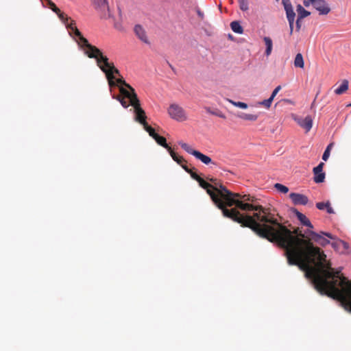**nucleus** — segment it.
Listing matches in <instances>:
<instances>
[{"label":"nucleus","mask_w":351,"mask_h":351,"mask_svg":"<svg viewBox=\"0 0 351 351\" xmlns=\"http://www.w3.org/2000/svg\"><path fill=\"white\" fill-rule=\"evenodd\" d=\"M314 103H315V101L312 103L311 107H313V106L314 105Z\"/></svg>","instance_id":"52"},{"label":"nucleus","mask_w":351,"mask_h":351,"mask_svg":"<svg viewBox=\"0 0 351 351\" xmlns=\"http://www.w3.org/2000/svg\"><path fill=\"white\" fill-rule=\"evenodd\" d=\"M275 189L280 193H287L289 192V188L282 184L276 183L274 185Z\"/></svg>","instance_id":"33"},{"label":"nucleus","mask_w":351,"mask_h":351,"mask_svg":"<svg viewBox=\"0 0 351 351\" xmlns=\"http://www.w3.org/2000/svg\"><path fill=\"white\" fill-rule=\"evenodd\" d=\"M168 114L173 119L178 121H184L187 119L185 110L178 104H171L168 108Z\"/></svg>","instance_id":"7"},{"label":"nucleus","mask_w":351,"mask_h":351,"mask_svg":"<svg viewBox=\"0 0 351 351\" xmlns=\"http://www.w3.org/2000/svg\"><path fill=\"white\" fill-rule=\"evenodd\" d=\"M301 20L302 19H299V17H298V19L296 20V30L298 32L300 31V29L301 28Z\"/></svg>","instance_id":"45"},{"label":"nucleus","mask_w":351,"mask_h":351,"mask_svg":"<svg viewBox=\"0 0 351 351\" xmlns=\"http://www.w3.org/2000/svg\"><path fill=\"white\" fill-rule=\"evenodd\" d=\"M148 133H149V136H152L153 138H154L158 135V134L156 133L154 128H152V130L150 132H149Z\"/></svg>","instance_id":"48"},{"label":"nucleus","mask_w":351,"mask_h":351,"mask_svg":"<svg viewBox=\"0 0 351 351\" xmlns=\"http://www.w3.org/2000/svg\"><path fill=\"white\" fill-rule=\"evenodd\" d=\"M230 27L237 34H242L243 32V29L239 21H234L231 22Z\"/></svg>","instance_id":"28"},{"label":"nucleus","mask_w":351,"mask_h":351,"mask_svg":"<svg viewBox=\"0 0 351 351\" xmlns=\"http://www.w3.org/2000/svg\"><path fill=\"white\" fill-rule=\"evenodd\" d=\"M294 120L301 128L305 130L306 132H309L312 128L313 119L309 115L306 116L305 118L295 117Z\"/></svg>","instance_id":"14"},{"label":"nucleus","mask_w":351,"mask_h":351,"mask_svg":"<svg viewBox=\"0 0 351 351\" xmlns=\"http://www.w3.org/2000/svg\"><path fill=\"white\" fill-rule=\"evenodd\" d=\"M295 215L297 216L298 219L301 222V223L305 226H307L310 228H313V226L311 223L310 220L302 213L299 211H295Z\"/></svg>","instance_id":"19"},{"label":"nucleus","mask_w":351,"mask_h":351,"mask_svg":"<svg viewBox=\"0 0 351 351\" xmlns=\"http://www.w3.org/2000/svg\"><path fill=\"white\" fill-rule=\"evenodd\" d=\"M263 40L266 45L265 55L267 56H269L271 54V51H272V46H273L272 40L269 37L265 36V37H264Z\"/></svg>","instance_id":"25"},{"label":"nucleus","mask_w":351,"mask_h":351,"mask_svg":"<svg viewBox=\"0 0 351 351\" xmlns=\"http://www.w3.org/2000/svg\"><path fill=\"white\" fill-rule=\"evenodd\" d=\"M243 202H254V197H252V196H250V195H242V199H241Z\"/></svg>","instance_id":"41"},{"label":"nucleus","mask_w":351,"mask_h":351,"mask_svg":"<svg viewBox=\"0 0 351 351\" xmlns=\"http://www.w3.org/2000/svg\"><path fill=\"white\" fill-rule=\"evenodd\" d=\"M118 71H119V73H117V75H120L119 71L118 70ZM105 74H106V75H107V74L106 73H105ZM114 74H116V73L115 72L112 73V77H113V78L112 79V82H110L108 76H106V77L108 80L110 86H115L116 83H117L120 85L124 86L128 89H126L123 87H120L119 90H120L121 94L122 95L126 97L127 99H128L132 98V95H133V93H136L135 90L129 84L126 83V82L123 78L117 79L116 82H115L114 81Z\"/></svg>","instance_id":"4"},{"label":"nucleus","mask_w":351,"mask_h":351,"mask_svg":"<svg viewBox=\"0 0 351 351\" xmlns=\"http://www.w3.org/2000/svg\"><path fill=\"white\" fill-rule=\"evenodd\" d=\"M289 197L295 205H306L308 202L306 195L300 193H291L289 194Z\"/></svg>","instance_id":"16"},{"label":"nucleus","mask_w":351,"mask_h":351,"mask_svg":"<svg viewBox=\"0 0 351 351\" xmlns=\"http://www.w3.org/2000/svg\"><path fill=\"white\" fill-rule=\"evenodd\" d=\"M281 90V86H278L275 88V89L273 90L270 97H271L273 99L276 97V95L278 94V93Z\"/></svg>","instance_id":"43"},{"label":"nucleus","mask_w":351,"mask_h":351,"mask_svg":"<svg viewBox=\"0 0 351 351\" xmlns=\"http://www.w3.org/2000/svg\"><path fill=\"white\" fill-rule=\"evenodd\" d=\"M348 106H351V103L348 105Z\"/></svg>","instance_id":"53"},{"label":"nucleus","mask_w":351,"mask_h":351,"mask_svg":"<svg viewBox=\"0 0 351 351\" xmlns=\"http://www.w3.org/2000/svg\"><path fill=\"white\" fill-rule=\"evenodd\" d=\"M324 162H320L317 167L313 169L314 173V182L316 183H321L324 181L325 173L323 172Z\"/></svg>","instance_id":"15"},{"label":"nucleus","mask_w":351,"mask_h":351,"mask_svg":"<svg viewBox=\"0 0 351 351\" xmlns=\"http://www.w3.org/2000/svg\"><path fill=\"white\" fill-rule=\"evenodd\" d=\"M285 231L278 230L267 227L268 230L262 232V235L271 243H276L283 248L287 258L288 264L297 265L305 271V276L312 280L315 288L321 293L335 299L340 296L344 287L351 280L341 274L340 271H335L330 263L326 260V255L319 247L315 246L311 239L306 237L299 228L291 231L281 223Z\"/></svg>","instance_id":"1"},{"label":"nucleus","mask_w":351,"mask_h":351,"mask_svg":"<svg viewBox=\"0 0 351 351\" xmlns=\"http://www.w3.org/2000/svg\"><path fill=\"white\" fill-rule=\"evenodd\" d=\"M223 191L224 195L223 197V208H220L223 213V210L228 209L226 206L231 207L233 205H237V202H241V200L239 199V198L242 199V195L238 193H232L227 189V188H222Z\"/></svg>","instance_id":"6"},{"label":"nucleus","mask_w":351,"mask_h":351,"mask_svg":"<svg viewBox=\"0 0 351 351\" xmlns=\"http://www.w3.org/2000/svg\"><path fill=\"white\" fill-rule=\"evenodd\" d=\"M94 5L95 9L101 12L104 16H106L109 11L107 0H95Z\"/></svg>","instance_id":"17"},{"label":"nucleus","mask_w":351,"mask_h":351,"mask_svg":"<svg viewBox=\"0 0 351 351\" xmlns=\"http://www.w3.org/2000/svg\"><path fill=\"white\" fill-rule=\"evenodd\" d=\"M273 99L271 97H269V99H265V100H263L261 102H259V104L265 107L266 108H269L271 105V103L273 101Z\"/></svg>","instance_id":"38"},{"label":"nucleus","mask_w":351,"mask_h":351,"mask_svg":"<svg viewBox=\"0 0 351 351\" xmlns=\"http://www.w3.org/2000/svg\"><path fill=\"white\" fill-rule=\"evenodd\" d=\"M208 112L209 113L213 114V115L217 116V117H221L222 119H226V115L223 112H221V111H219V110L218 111H211L210 110H208Z\"/></svg>","instance_id":"40"},{"label":"nucleus","mask_w":351,"mask_h":351,"mask_svg":"<svg viewBox=\"0 0 351 351\" xmlns=\"http://www.w3.org/2000/svg\"><path fill=\"white\" fill-rule=\"evenodd\" d=\"M156 143L160 145V146L165 147L167 150H169L171 147L168 145L167 143L166 138L163 136H160L158 134L154 138Z\"/></svg>","instance_id":"27"},{"label":"nucleus","mask_w":351,"mask_h":351,"mask_svg":"<svg viewBox=\"0 0 351 351\" xmlns=\"http://www.w3.org/2000/svg\"><path fill=\"white\" fill-rule=\"evenodd\" d=\"M282 3L284 6L285 10L286 12V16L289 21L290 28L289 34L290 35H291L293 31V23L295 17V14L293 11L290 0H282Z\"/></svg>","instance_id":"9"},{"label":"nucleus","mask_w":351,"mask_h":351,"mask_svg":"<svg viewBox=\"0 0 351 351\" xmlns=\"http://www.w3.org/2000/svg\"><path fill=\"white\" fill-rule=\"evenodd\" d=\"M228 101L230 104H232L233 106H234L236 107H238V108H242V109H246L247 108V104L244 103V102L234 101H232L231 99H228Z\"/></svg>","instance_id":"34"},{"label":"nucleus","mask_w":351,"mask_h":351,"mask_svg":"<svg viewBox=\"0 0 351 351\" xmlns=\"http://www.w3.org/2000/svg\"><path fill=\"white\" fill-rule=\"evenodd\" d=\"M331 245L335 250H340L341 248H343V250H347L348 248V243L339 239L333 241Z\"/></svg>","instance_id":"21"},{"label":"nucleus","mask_w":351,"mask_h":351,"mask_svg":"<svg viewBox=\"0 0 351 351\" xmlns=\"http://www.w3.org/2000/svg\"><path fill=\"white\" fill-rule=\"evenodd\" d=\"M294 66L297 68H301V69H303L304 66L303 56L300 53L295 56V58L294 60Z\"/></svg>","instance_id":"29"},{"label":"nucleus","mask_w":351,"mask_h":351,"mask_svg":"<svg viewBox=\"0 0 351 351\" xmlns=\"http://www.w3.org/2000/svg\"><path fill=\"white\" fill-rule=\"evenodd\" d=\"M143 126V128L145 130H146L147 132H150L152 129V128L148 125L147 122H145L143 124H142Z\"/></svg>","instance_id":"44"},{"label":"nucleus","mask_w":351,"mask_h":351,"mask_svg":"<svg viewBox=\"0 0 351 351\" xmlns=\"http://www.w3.org/2000/svg\"><path fill=\"white\" fill-rule=\"evenodd\" d=\"M168 152H169L173 160L176 161L178 164L182 165V163L183 162L186 163L185 159L182 156H178L176 153L173 152V150L171 148L169 150H168Z\"/></svg>","instance_id":"26"},{"label":"nucleus","mask_w":351,"mask_h":351,"mask_svg":"<svg viewBox=\"0 0 351 351\" xmlns=\"http://www.w3.org/2000/svg\"><path fill=\"white\" fill-rule=\"evenodd\" d=\"M303 3H304V5L306 7H308V6L309 5V4H310V3H311V2L309 1V0H308V1H306V0H305V1H304V2H303Z\"/></svg>","instance_id":"50"},{"label":"nucleus","mask_w":351,"mask_h":351,"mask_svg":"<svg viewBox=\"0 0 351 351\" xmlns=\"http://www.w3.org/2000/svg\"><path fill=\"white\" fill-rule=\"evenodd\" d=\"M332 145H333V143H330L327 146V147H326V150L324 151L323 156H322L323 160L326 161L328 160V158H329L330 152V149H331Z\"/></svg>","instance_id":"35"},{"label":"nucleus","mask_w":351,"mask_h":351,"mask_svg":"<svg viewBox=\"0 0 351 351\" xmlns=\"http://www.w3.org/2000/svg\"><path fill=\"white\" fill-rule=\"evenodd\" d=\"M297 12L298 14L299 19H302L310 15V12L306 10L301 5H298Z\"/></svg>","instance_id":"30"},{"label":"nucleus","mask_w":351,"mask_h":351,"mask_svg":"<svg viewBox=\"0 0 351 351\" xmlns=\"http://www.w3.org/2000/svg\"><path fill=\"white\" fill-rule=\"evenodd\" d=\"M316 207L319 210L326 209V211H327L328 213H330V214L334 213V210L331 207L330 204L329 202H327L326 203L325 202H317L316 204Z\"/></svg>","instance_id":"23"},{"label":"nucleus","mask_w":351,"mask_h":351,"mask_svg":"<svg viewBox=\"0 0 351 351\" xmlns=\"http://www.w3.org/2000/svg\"><path fill=\"white\" fill-rule=\"evenodd\" d=\"M199 186L206 189L207 193L210 195V198L213 201V202L216 204V206L219 208H223V204L221 202V200L217 197V195L214 193L213 191L211 190V187H213V184L206 182L203 178H200L199 181H197Z\"/></svg>","instance_id":"8"},{"label":"nucleus","mask_w":351,"mask_h":351,"mask_svg":"<svg viewBox=\"0 0 351 351\" xmlns=\"http://www.w3.org/2000/svg\"><path fill=\"white\" fill-rule=\"evenodd\" d=\"M309 1L321 15H326L330 12V8L325 0H310Z\"/></svg>","instance_id":"10"},{"label":"nucleus","mask_w":351,"mask_h":351,"mask_svg":"<svg viewBox=\"0 0 351 351\" xmlns=\"http://www.w3.org/2000/svg\"><path fill=\"white\" fill-rule=\"evenodd\" d=\"M321 234L322 235H324L326 237H327L329 239H335V238L333 237L332 234H331L329 232H321Z\"/></svg>","instance_id":"47"},{"label":"nucleus","mask_w":351,"mask_h":351,"mask_svg":"<svg viewBox=\"0 0 351 351\" xmlns=\"http://www.w3.org/2000/svg\"><path fill=\"white\" fill-rule=\"evenodd\" d=\"M179 145L181 147L184 149L187 153L194 156V152H196L197 150L193 149L191 146H189L187 143L180 142Z\"/></svg>","instance_id":"31"},{"label":"nucleus","mask_w":351,"mask_h":351,"mask_svg":"<svg viewBox=\"0 0 351 351\" xmlns=\"http://www.w3.org/2000/svg\"><path fill=\"white\" fill-rule=\"evenodd\" d=\"M348 81L347 80H344L341 86L335 90V94L341 95L344 93L348 89Z\"/></svg>","instance_id":"24"},{"label":"nucleus","mask_w":351,"mask_h":351,"mask_svg":"<svg viewBox=\"0 0 351 351\" xmlns=\"http://www.w3.org/2000/svg\"><path fill=\"white\" fill-rule=\"evenodd\" d=\"M239 8L242 11H247L249 9L247 0H239Z\"/></svg>","instance_id":"36"},{"label":"nucleus","mask_w":351,"mask_h":351,"mask_svg":"<svg viewBox=\"0 0 351 351\" xmlns=\"http://www.w3.org/2000/svg\"><path fill=\"white\" fill-rule=\"evenodd\" d=\"M237 117L241 119L250 121H256L258 117L257 114H247L245 112H241L237 115Z\"/></svg>","instance_id":"22"},{"label":"nucleus","mask_w":351,"mask_h":351,"mask_svg":"<svg viewBox=\"0 0 351 351\" xmlns=\"http://www.w3.org/2000/svg\"><path fill=\"white\" fill-rule=\"evenodd\" d=\"M134 32L138 38L143 43L148 44L149 40L146 35V32L141 25H136L134 27Z\"/></svg>","instance_id":"18"},{"label":"nucleus","mask_w":351,"mask_h":351,"mask_svg":"<svg viewBox=\"0 0 351 351\" xmlns=\"http://www.w3.org/2000/svg\"><path fill=\"white\" fill-rule=\"evenodd\" d=\"M194 156L205 165L213 163L212 162V159L209 156L203 154L202 153H201L199 151L194 152Z\"/></svg>","instance_id":"20"},{"label":"nucleus","mask_w":351,"mask_h":351,"mask_svg":"<svg viewBox=\"0 0 351 351\" xmlns=\"http://www.w3.org/2000/svg\"><path fill=\"white\" fill-rule=\"evenodd\" d=\"M125 98H127L126 97L122 95L121 94V95H118L116 99L120 101L121 104L122 105V106L125 108H127L130 104V102L128 103L126 100H125Z\"/></svg>","instance_id":"32"},{"label":"nucleus","mask_w":351,"mask_h":351,"mask_svg":"<svg viewBox=\"0 0 351 351\" xmlns=\"http://www.w3.org/2000/svg\"><path fill=\"white\" fill-rule=\"evenodd\" d=\"M197 14H198V15H199V16H201L202 18V17H203V16H204V15H203V14H202L200 11H198Z\"/></svg>","instance_id":"51"},{"label":"nucleus","mask_w":351,"mask_h":351,"mask_svg":"<svg viewBox=\"0 0 351 351\" xmlns=\"http://www.w3.org/2000/svg\"><path fill=\"white\" fill-rule=\"evenodd\" d=\"M180 165L187 173H191V169L189 168V167L186 165V163L183 162Z\"/></svg>","instance_id":"46"},{"label":"nucleus","mask_w":351,"mask_h":351,"mask_svg":"<svg viewBox=\"0 0 351 351\" xmlns=\"http://www.w3.org/2000/svg\"><path fill=\"white\" fill-rule=\"evenodd\" d=\"M45 1H47V0H45Z\"/></svg>","instance_id":"54"},{"label":"nucleus","mask_w":351,"mask_h":351,"mask_svg":"<svg viewBox=\"0 0 351 351\" xmlns=\"http://www.w3.org/2000/svg\"><path fill=\"white\" fill-rule=\"evenodd\" d=\"M69 21H71L69 23L66 22L65 25L66 27L71 30L75 36L78 38L79 44L82 47L84 48V52L88 57L96 60L97 66L104 73L107 74L110 82H112V73L115 72L116 73H119L118 69L114 66L112 62H109L107 56H104L100 49L90 45L88 40L82 36L77 28L75 21L71 19Z\"/></svg>","instance_id":"3"},{"label":"nucleus","mask_w":351,"mask_h":351,"mask_svg":"<svg viewBox=\"0 0 351 351\" xmlns=\"http://www.w3.org/2000/svg\"><path fill=\"white\" fill-rule=\"evenodd\" d=\"M191 178L194 180H195L197 182L199 181L201 178V177L199 176H198L196 172L193 171V169H191V173H189Z\"/></svg>","instance_id":"42"},{"label":"nucleus","mask_w":351,"mask_h":351,"mask_svg":"<svg viewBox=\"0 0 351 351\" xmlns=\"http://www.w3.org/2000/svg\"><path fill=\"white\" fill-rule=\"evenodd\" d=\"M132 96V97L129 100H130V104L134 107V109L135 120L142 125L145 122H147V116L145 114V112L141 107L140 101L137 97L136 93H133Z\"/></svg>","instance_id":"5"},{"label":"nucleus","mask_w":351,"mask_h":351,"mask_svg":"<svg viewBox=\"0 0 351 351\" xmlns=\"http://www.w3.org/2000/svg\"><path fill=\"white\" fill-rule=\"evenodd\" d=\"M210 181L213 183V187H211V190L214 191V193L217 195V197L223 203V197L224 195V193H223V191L222 190V188H226V187L225 186H223L217 179L210 178Z\"/></svg>","instance_id":"13"},{"label":"nucleus","mask_w":351,"mask_h":351,"mask_svg":"<svg viewBox=\"0 0 351 351\" xmlns=\"http://www.w3.org/2000/svg\"><path fill=\"white\" fill-rule=\"evenodd\" d=\"M306 233L311 237V238H310L311 241H313L322 247H325L330 243V241L324 238L321 233L318 234L312 230H308Z\"/></svg>","instance_id":"11"},{"label":"nucleus","mask_w":351,"mask_h":351,"mask_svg":"<svg viewBox=\"0 0 351 351\" xmlns=\"http://www.w3.org/2000/svg\"><path fill=\"white\" fill-rule=\"evenodd\" d=\"M237 208L247 211V210H254V211H262L263 213H265V208H263L262 206H254L253 204H249L247 202H243V201L237 202V205H235Z\"/></svg>","instance_id":"12"},{"label":"nucleus","mask_w":351,"mask_h":351,"mask_svg":"<svg viewBox=\"0 0 351 351\" xmlns=\"http://www.w3.org/2000/svg\"><path fill=\"white\" fill-rule=\"evenodd\" d=\"M223 216L240 223L242 227L250 228L258 236L265 239L266 237L262 235V232H269L268 235L273 234V231L268 230L269 228L267 227L276 229L278 226V228H280L279 230L285 231V229L281 227V223L269 214L266 209L265 213L262 211H257L252 216L242 215L236 208L226 209L223 210Z\"/></svg>","instance_id":"2"},{"label":"nucleus","mask_w":351,"mask_h":351,"mask_svg":"<svg viewBox=\"0 0 351 351\" xmlns=\"http://www.w3.org/2000/svg\"><path fill=\"white\" fill-rule=\"evenodd\" d=\"M49 8L55 13L60 12V9L56 5V4L51 0H47V1Z\"/></svg>","instance_id":"37"},{"label":"nucleus","mask_w":351,"mask_h":351,"mask_svg":"<svg viewBox=\"0 0 351 351\" xmlns=\"http://www.w3.org/2000/svg\"><path fill=\"white\" fill-rule=\"evenodd\" d=\"M58 14V17L63 21L64 24H66V22H68L71 18L68 17L64 12H62L60 10V12L56 13Z\"/></svg>","instance_id":"39"},{"label":"nucleus","mask_w":351,"mask_h":351,"mask_svg":"<svg viewBox=\"0 0 351 351\" xmlns=\"http://www.w3.org/2000/svg\"><path fill=\"white\" fill-rule=\"evenodd\" d=\"M148 133H149V136H152L153 138H154L158 135V134L156 133L154 128H152V130L150 132H149Z\"/></svg>","instance_id":"49"}]
</instances>
